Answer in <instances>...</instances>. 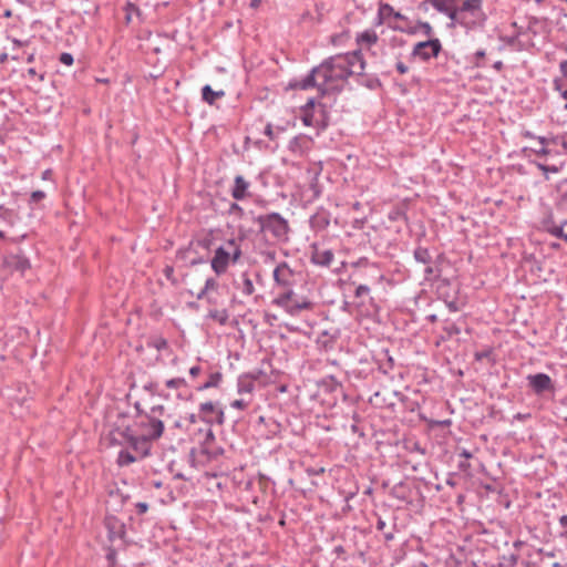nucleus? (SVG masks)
<instances>
[{
    "instance_id": "obj_1",
    "label": "nucleus",
    "mask_w": 567,
    "mask_h": 567,
    "mask_svg": "<svg viewBox=\"0 0 567 567\" xmlns=\"http://www.w3.org/2000/svg\"><path fill=\"white\" fill-rule=\"evenodd\" d=\"M332 76V81H344L353 74H362L365 62L360 51L338 54L326 59Z\"/></svg>"
},
{
    "instance_id": "obj_2",
    "label": "nucleus",
    "mask_w": 567,
    "mask_h": 567,
    "mask_svg": "<svg viewBox=\"0 0 567 567\" xmlns=\"http://www.w3.org/2000/svg\"><path fill=\"white\" fill-rule=\"evenodd\" d=\"M112 444L127 445L140 457L144 458L150 454L153 439L142 433H134L131 427L116 429L110 433Z\"/></svg>"
},
{
    "instance_id": "obj_3",
    "label": "nucleus",
    "mask_w": 567,
    "mask_h": 567,
    "mask_svg": "<svg viewBox=\"0 0 567 567\" xmlns=\"http://www.w3.org/2000/svg\"><path fill=\"white\" fill-rule=\"evenodd\" d=\"M272 305L284 309L292 317L298 316L303 310H311L315 306L313 302L306 297L296 298L292 286L284 287L282 292L274 298Z\"/></svg>"
},
{
    "instance_id": "obj_4",
    "label": "nucleus",
    "mask_w": 567,
    "mask_h": 567,
    "mask_svg": "<svg viewBox=\"0 0 567 567\" xmlns=\"http://www.w3.org/2000/svg\"><path fill=\"white\" fill-rule=\"evenodd\" d=\"M255 221L260 230L270 236L274 240L286 241L288 239V221L278 213H270L258 216Z\"/></svg>"
},
{
    "instance_id": "obj_5",
    "label": "nucleus",
    "mask_w": 567,
    "mask_h": 567,
    "mask_svg": "<svg viewBox=\"0 0 567 567\" xmlns=\"http://www.w3.org/2000/svg\"><path fill=\"white\" fill-rule=\"evenodd\" d=\"M240 256V247L234 239H230L226 243L225 246H220L215 250V256L210 262L212 269L216 272V275H221L226 272L229 261L233 260L236 262Z\"/></svg>"
},
{
    "instance_id": "obj_6",
    "label": "nucleus",
    "mask_w": 567,
    "mask_h": 567,
    "mask_svg": "<svg viewBox=\"0 0 567 567\" xmlns=\"http://www.w3.org/2000/svg\"><path fill=\"white\" fill-rule=\"evenodd\" d=\"M200 420L204 421L208 427L206 431V439L214 440V434L210 425L214 423H224V411L217 409L213 402H205L199 405Z\"/></svg>"
},
{
    "instance_id": "obj_7",
    "label": "nucleus",
    "mask_w": 567,
    "mask_h": 567,
    "mask_svg": "<svg viewBox=\"0 0 567 567\" xmlns=\"http://www.w3.org/2000/svg\"><path fill=\"white\" fill-rule=\"evenodd\" d=\"M136 426L138 427L140 433L153 439L154 441L159 439L164 431L163 421L155 417V415H150L147 413L140 415Z\"/></svg>"
},
{
    "instance_id": "obj_8",
    "label": "nucleus",
    "mask_w": 567,
    "mask_h": 567,
    "mask_svg": "<svg viewBox=\"0 0 567 567\" xmlns=\"http://www.w3.org/2000/svg\"><path fill=\"white\" fill-rule=\"evenodd\" d=\"M442 51V43L437 38L417 42L411 52V56L417 58L424 62L431 58H436Z\"/></svg>"
},
{
    "instance_id": "obj_9",
    "label": "nucleus",
    "mask_w": 567,
    "mask_h": 567,
    "mask_svg": "<svg viewBox=\"0 0 567 567\" xmlns=\"http://www.w3.org/2000/svg\"><path fill=\"white\" fill-rule=\"evenodd\" d=\"M310 73L313 76V80L319 84L316 85V89L321 96L334 87V82L332 81L329 65L326 60H323L318 66H315Z\"/></svg>"
},
{
    "instance_id": "obj_10",
    "label": "nucleus",
    "mask_w": 567,
    "mask_h": 567,
    "mask_svg": "<svg viewBox=\"0 0 567 567\" xmlns=\"http://www.w3.org/2000/svg\"><path fill=\"white\" fill-rule=\"evenodd\" d=\"M482 4L483 0H464L458 7L463 17H467L470 22H473V28L482 25L485 21Z\"/></svg>"
},
{
    "instance_id": "obj_11",
    "label": "nucleus",
    "mask_w": 567,
    "mask_h": 567,
    "mask_svg": "<svg viewBox=\"0 0 567 567\" xmlns=\"http://www.w3.org/2000/svg\"><path fill=\"white\" fill-rule=\"evenodd\" d=\"M528 386L537 394L554 390L551 378L546 373L529 374L526 378Z\"/></svg>"
},
{
    "instance_id": "obj_12",
    "label": "nucleus",
    "mask_w": 567,
    "mask_h": 567,
    "mask_svg": "<svg viewBox=\"0 0 567 567\" xmlns=\"http://www.w3.org/2000/svg\"><path fill=\"white\" fill-rule=\"evenodd\" d=\"M293 276V271L286 262H280L272 274L275 285L280 288L292 286Z\"/></svg>"
},
{
    "instance_id": "obj_13",
    "label": "nucleus",
    "mask_w": 567,
    "mask_h": 567,
    "mask_svg": "<svg viewBox=\"0 0 567 567\" xmlns=\"http://www.w3.org/2000/svg\"><path fill=\"white\" fill-rule=\"evenodd\" d=\"M334 259L331 249H322L318 245L311 246V261L318 266L329 267Z\"/></svg>"
},
{
    "instance_id": "obj_14",
    "label": "nucleus",
    "mask_w": 567,
    "mask_h": 567,
    "mask_svg": "<svg viewBox=\"0 0 567 567\" xmlns=\"http://www.w3.org/2000/svg\"><path fill=\"white\" fill-rule=\"evenodd\" d=\"M250 183L241 175H237L234 179V186L231 188V196L236 200H243L250 196L249 193Z\"/></svg>"
},
{
    "instance_id": "obj_15",
    "label": "nucleus",
    "mask_w": 567,
    "mask_h": 567,
    "mask_svg": "<svg viewBox=\"0 0 567 567\" xmlns=\"http://www.w3.org/2000/svg\"><path fill=\"white\" fill-rule=\"evenodd\" d=\"M4 264L8 268L19 271L21 275L31 267L29 259L22 255H10L4 259Z\"/></svg>"
},
{
    "instance_id": "obj_16",
    "label": "nucleus",
    "mask_w": 567,
    "mask_h": 567,
    "mask_svg": "<svg viewBox=\"0 0 567 567\" xmlns=\"http://www.w3.org/2000/svg\"><path fill=\"white\" fill-rule=\"evenodd\" d=\"M330 213L326 209L321 208L318 209L311 217H310V226L315 230H323L326 229L330 224Z\"/></svg>"
},
{
    "instance_id": "obj_17",
    "label": "nucleus",
    "mask_w": 567,
    "mask_h": 567,
    "mask_svg": "<svg viewBox=\"0 0 567 567\" xmlns=\"http://www.w3.org/2000/svg\"><path fill=\"white\" fill-rule=\"evenodd\" d=\"M441 13L446 14L453 23L463 25L467 29L473 28V22H470L467 17H463L458 7H450L446 6V11H441Z\"/></svg>"
},
{
    "instance_id": "obj_18",
    "label": "nucleus",
    "mask_w": 567,
    "mask_h": 567,
    "mask_svg": "<svg viewBox=\"0 0 567 567\" xmlns=\"http://www.w3.org/2000/svg\"><path fill=\"white\" fill-rule=\"evenodd\" d=\"M316 85H319L317 81L313 80V76L309 72L305 78L293 79L288 83L287 89L289 90H310L316 89Z\"/></svg>"
},
{
    "instance_id": "obj_19",
    "label": "nucleus",
    "mask_w": 567,
    "mask_h": 567,
    "mask_svg": "<svg viewBox=\"0 0 567 567\" xmlns=\"http://www.w3.org/2000/svg\"><path fill=\"white\" fill-rule=\"evenodd\" d=\"M546 230L554 237L561 238L567 241V220H564L560 224L547 223Z\"/></svg>"
},
{
    "instance_id": "obj_20",
    "label": "nucleus",
    "mask_w": 567,
    "mask_h": 567,
    "mask_svg": "<svg viewBox=\"0 0 567 567\" xmlns=\"http://www.w3.org/2000/svg\"><path fill=\"white\" fill-rule=\"evenodd\" d=\"M379 17L380 19H386L390 17H393L396 20L406 21L408 18L400 13L399 11H395L393 7L389 3H381L379 7Z\"/></svg>"
},
{
    "instance_id": "obj_21",
    "label": "nucleus",
    "mask_w": 567,
    "mask_h": 567,
    "mask_svg": "<svg viewBox=\"0 0 567 567\" xmlns=\"http://www.w3.org/2000/svg\"><path fill=\"white\" fill-rule=\"evenodd\" d=\"M224 95H225V92L223 90L214 91L210 85H205L202 89L203 100L210 105H213L217 99H220Z\"/></svg>"
},
{
    "instance_id": "obj_22",
    "label": "nucleus",
    "mask_w": 567,
    "mask_h": 567,
    "mask_svg": "<svg viewBox=\"0 0 567 567\" xmlns=\"http://www.w3.org/2000/svg\"><path fill=\"white\" fill-rule=\"evenodd\" d=\"M379 40V37L374 30H365L362 33L357 35V42L360 45H372L375 44Z\"/></svg>"
},
{
    "instance_id": "obj_23",
    "label": "nucleus",
    "mask_w": 567,
    "mask_h": 567,
    "mask_svg": "<svg viewBox=\"0 0 567 567\" xmlns=\"http://www.w3.org/2000/svg\"><path fill=\"white\" fill-rule=\"evenodd\" d=\"M137 460H141L135 453H131L127 450H121L117 455V465L118 466H127Z\"/></svg>"
},
{
    "instance_id": "obj_24",
    "label": "nucleus",
    "mask_w": 567,
    "mask_h": 567,
    "mask_svg": "<svg viewBox=\"0 0 567 567\" xmlns=\"http://www.w3.org/2000/svg\"><path fill=\"white\" fill-rule=\"evenodd\" d=\"M236 287L245 295L250 296L254 293L255 288L251 279L247 276V274L241 275V281L236 282Z\"/></svg>"
},
{
    "instance_id": "obj_25",
    "label": "nucleus",
    "mask_w": 567,
    "mask_h": 567,
    "mask_svg": "<svg viewBox=\"0 0 567 567\" xmlns=\"http://www.w3.org/2000/svg\"><path fill=\"white\" fill-rule=\"evenodd\" d=\"M124 11L126 13L125 14V23L126 24H130L132 22L133 14H135L137 18L142 17V12H141L140 8L131 1L126 2L125 7H124Z\"/></svg>"
},
{
    "instance_id": "obj_26",
    "label": "nucleus",
    "mask_w": 567,
    "mask_h": 567,
    "mask_svg": "<svg viewBox=\"0 0 567 567\" xmlns=\"http://www.w3.org/2000/svg\"><path fill=\"white\" fill-rule=\"evenodd\" d=\"M414 259L417 262H421V264H424V265H429L431 262V260H432V257H431L430 251H429L427 248L419 246L414 250Z\"/></svg>"
},
{
    "instance_id": "obj_27",
    "label": "nucleus",
    "mask_w": 567,
    "mask_h": 567,
    "mask_svg": "<svg viewBox=\"0 0 567 567\" xmlns=\"http://www.w3.org/2000/svg\"><path fill=\"white\" fill-rule=\"evenodd\" d=\"M218 287V282L214 278H207L205 281L204 288L197 293L196 298L198 300H202L207 297V293L210 290H216Z\"/></svg>"
},
{
    "instance_id": "obj_28",
    "label": "nucleus",
    "mask_w": 567,
    "mask_h": 567,
    "mask_svg": "<svg viewBox=\"0 0 567 567\" xmlns=\"http://www.w3.org/2000/svg\"><path fill=\"white\" fill-rule=\"evenodd\" d=\"M306 143L305 136H296L289 143V150L293 153H302L303 144Z\"/></svg>"
},
{
    "instance_id": "obj_29",
    "label": "nucleus",
    "mask_w": 567,
    "mask_h": 567,
    "mask_svg": "<svg viewBox=\"0 0 567 567\" xmlns=\"http://www.w3.org/2000/svg\"><path fill=\"white\" fill-rule=\"evenodd\" d=\"M208 317L218 321L220 324H226L228 321V312L226 310H210Z\"/></svg>"
},
{
    "instance_id": "obj_30",
    "label": "nucleus",
    "mask_w": 567,
    "mask_h": 567,
    "mask_svg": "<svg viewBox=\"0 0 567 567\" xmlns=\"http://www.w3.org/2000/svg\"><path fill=\"white\" fill-rule=\"evenodd\" d=\"M221 380V374L219 372L212 373L207 382L199 386V390H206L209 388H216Z\"/></svg>"
},
{
    "instance_id": "obj_31",
    "label": "nucleus",
    "mask_w": 567,
    "mask_h": 567,
    "mask_svg": "<svg viewBox=\"0 0 567 567\" xmlns=\"http://www.w3.org/2000/svg\"><path fill=\"white\" fill-rule=\"evenodd\" d=\"M535 164H536L537 168L543 172L545 179H549V176H548L549 173L556 174L559 172V167L555 166V165L548 166L543 163H535Z\"/></svg>"
},
{
    "instance_id": "obj_32",
    "label": "nucleus",
    "mask_w": 567,
    "mask_h": 567,
    "mask_svg": "<svg viewBox=\"0 0 567 567\" xmlns=\"http://www.w3.org/2000/svg\"><path fill=\"white\" fill-rule=\"evenodd\" d=\"M443 330L449 338L461 333V328L455 322H446Z\"/></svg>"
},
{
    "instance_id": "obj_33",
    "label": "nucleus",
    "mask_w": 567,
    "mask_h": 567,
    "mask_svg": "<svg viewBox=\"0 0 567 567\" xmlns=\"http://www.w3.org/2000/svg\"><path fill=\"white\" fill-rule=\"evenodd\" d=\"M417 28L423 32L425 37L429 39H432V35L434 34V30L432 25L426 21H419Z\"/></svg>"
},
{
    "instance_id": "obj_34",
    "label": "nucleus",
    "mask_w": 567,
    "mask_h": 567,
    "mask_svg": "<svg viewBox=\"0 0 567 567\" xmlns=\"http://www.w3.org/2000/svg\"><path fill=\"white\" fill-rule=\"evenodd\" d=\"M303 115H302V122L306 126H312L318 123V121L315 118V114L312 112L307 111V109H302Z\"/></svg>"
},
{
    "instance_id": "obj_35",
    "label": "nucleus",
    "mask_w": 567,
    "mask_h": 567,
    "mask_svg": "<svg viewBox=\"0 0 567 567\" xmlns=\"http://www.w3.org/2000/svg\"><path fill=\"white\" fill-rule=\"evenodd\" d=\"M166 386L168 389H178L182 386H186V381L183 378H174L166 381Z\"/></svg>"
},
{
    "instance_id": "obj_36",
    "label": "nucleus",
    "mask_w": 567,
    "mask_h": 567,
    "mask_svg": "<svg viewBox=\"0 0 567 567\" xmlns=\"http://www.w3.org/2000/svg\"><path fill=\"white\" fill-rule=\"evenodd\" d=\"M439 12L446 11L447 0H426Z\"/></svg>"
},
{
    "instance_id": "obj_37",
    "label": "nucleus",
    "mask_w": 567,
    "mask_h": 567,
    "mask_svg": "<svg viewBox=\"0 0 567 567\" xmlns=\"http://www.w3.org/2000/svg\"><path fill=\"white\" fill-rule=\"evenodd\" d=\"M558 522L561 527L560 537L567 540V515L560 516Z\"/></svg>"
},
{
    "instance_id": "obj_38",
    "label": "nucleus",
    "mask_w": 567,
    "mask_h": 567,
    "mask_svg": "<svg viewBox=\"0 0 567 567\" xmlns=\"http://www.w3.org/2000/svg\"><path fill=\"white\" fill-rule=\"evenodd\" d=\"M152 347H154L156 350L161 351L168 347L167 340L164 338H157L152 342Z\"/></svg>"
},
{
    "instance_id": "obj_39",
    "label": "nucleus",
    "mask_w": 567,
    "mask_h": 567,
    "mask_svg": "<svg viewBox=\"0 0 567 567\" xmlns=\"http://www.w3.org/2000/svg\"><path fill=\"white\" fill-rule=\"evenodd\" d=\"M59 61L68 66L72 65L74 62L73 55L68 52L61 53Z\"/></svg>"
},
{
    "instance_id": "obj_40",
    "label": "nucleus",
    "mask_w": 567,
    "mask_h": 567,
    "mask_svg": "<svg viewBox=\"0 0 567 567\" xmlns=\"http://www.w3.org/2000/svg\"><path fill=\"white\" fill-rule=\"evenodd\" d=\"M369 292H370V288L367 285H359L355 289L354 295L357 298H361L363 296L369 295Z\"/></svg>"
},
{
    "instance_id": "obj_41",
    "label": "nucleus",
    "mask_w": 567,
    "mask_h": 567,
    "mask_svg": "<svg viewBox=\"0 0 567 567\" xmlns=\"http://www.w3.org/2000/svg\"><path fill=\"white\" fill-rule=\"evenodd\" d=\"M165 412V406L162 405V404H158V405H154L151 411H150V415H155V417H158L162 416Z\"/></svg>"
},
{
    "instance_id": "obj_42",
    "label": "nucleus",
    "mask_w": 567,
    "mask_h": 567,
    "mask_svg": "<svg viewBox=\"0 0 567 567\" xmlns=\"http://www.w3.org/2000/svg\"><path fill=\"white\" fill-rule=\"evenodd\" d=\"M252 388H254V384L251 382L239 381V383H238V392L239 393L251 392Z\"/></svg>"
},
{
    "instance_id": "obj_43",
    "label": "nucleus",
    "mask_w": 567,
    "mask_h": 567,
    "mask_svg": "<svg viewBox=\"0 0 567 567\" xmlns=\"http://www.w3.org/2000/svg\"><path fill=\"white\" fill-rule=\"evenodd\" d=\"M45 197V193L42 190H34L31 194L30 202L31 203H38L42 200Z\"/></svg>"
},
{
    "instance_id": "obj_44",
    "label": "nucleus",
    "mask_w": 567,
    "mask_h": 567,
    "mask_svg": "<svg viewBox=\"0 0 567 567\" xmlns=\"http://www.w3.org/2000/svg\"><path fill=\"white\" fill-rule=\"evenodd\" d=\"M385 357H386V363H383L381 367L383 368V371L386 373L388 370H391L394 365V361L392 359V357H390L388 354V351H385Z\"/></svg>"
},
{
    "instance_id": "obj_45",
    "label": "nucleus",
    "mask_w": 567,
    "mask_h": 567,
    "mask_svg": "<svg viewBox=\"0 0 567 567\" xmlns=\"http://www.w3.org/2000/svg\"><path fill=\"white\" fill-rule=\"evenodd\" d=\"M163 272L168 280H171L172 282L176 281L174 278V268L172 266H166Z\"/></svg>"
},
{
    "instance_id": "obj_46",
    "label": "nucleus",
    "mask_w": 567,
    "mask_h": 567,
    "mask_svg": "<svg viewBox=\"0 0 567 567\" xmlns=\"http://www.w3.org/2000/svg\"><path fill=\"white\" fill-rule=\"evenodd\" d=\"M230 405L235 409L244 410L248 406V402L240 399V400L233 401Z\"/></svg>"
},
{
    "instance_id": "obj_47",
    "label": "nucleus",
    "mask_w": 567,
    "mask_h": 567,
    "mask_svg": "<svg viewBox=\"0 0 567 567\" xmlns=\"http://www.w3.org/2000/svg\"><path fill=\"white\" fill-rule=\"evenodd\" d=\"M148 511V504L145 502H140L136 504V512L137 514L142 515L145 514Z\"/></svg>"
},
{
    "instance_id": "obj_48",
    "label": "nucleus",
    "mask_w": 567,
    "mask_h": 567,
    "mask_svg": "<svg viewBox=\"0 0 567 567\" xmlns=\"http://www.w3.org/2000/svg\"><path fill=\"white\" fill-rule=\"evenodd\" d=\"M229 213H236L239 216H241L244 214V209L237 203H231L229 207Z\"/></svg>"
},
{
    "instance_id": "obj_49",
    "label": "nucleus",
    "mask_w": 567,
    "mask_h": 567,
    "mask_svg": "<svg viewBox=\"0 0 567 567\" xmlns=\"http://www.w3.org/2000/svg\"><path fill=\"white\" fill-rule=\"evenodd\" d=\"M424 274H425V278H426V279H431V278H432V276H437V275H436V270H435L433 267H431V266H427V267L425 268Z\"/></svg>"
},
{
    "instance_id": "obj_50",
    "label": "nucleus",
    "mask_w": 567,
    "mask_h": 567,
    "mask_svg": "<svg viewBox=\"0 0 567 567\" xmlns=\"http://www.w3.org/2000/svg\"><path fill=\"white\" fill-rule=\"evenodd\" d=\"M395 68L398 72L401 74H405L409 70L408 66L401 61L396 62Z\"/></svg>"
},
{
    "instance_id": "obj_51",
    "label": "nucleus",
    "mask_w": 567,
    "mask_h": 567,
    "mask_svg": "<svg viewBox=\"0 0 567 567\" xmlns=\"http://www.w3.org/2000/svg\"><path fill=\"white\" fill-rule=\"evenodd\" d=\"M199 419H200V413L198 415L190 413L186 417V420L188 421L189 424H195Z\"/></svg>"
},
{
    "instance_id": "obj_52",
    "label": "nucleus",
    "mask_w": 567,
    "mask_h": 567,
    "mask_svg": "<svg viewBox=\"0 0 567 567\" xmlns=\"http://www.w3.org/2000/svg\"><path fill=\"white\" fill-rule=\"evenodd\" d=\"M202 369L199 365H194L189 369V374L193 377V378H196L197 375H199Z\"/></svg>"
},
{
    "instance_id": "obj_53",
    "label": "nucleus",
    "mask_w": 567,
    "mask_h": 567,
    "mask_svg": "<svg viewBox=\"0 0 567 567\" xmlns=\"http://www.w3.org/2000/svg\"><path fill=\"white\" fill-rule=\"evenodd\" d=\"M265 135L268 136L270 140H274V131H272V125L271 124H267L266 127H265Z\"/></svg>"
},
{
    "instance_id": "obj_54",
    "label": "nucleus",
    "mask_w": 567,
    "mask_h": 567,
    "mask_svg": "<svg viewBox=\"0 0 567 567\" xmlns=\"http://www.w3.org/2000/svg\"><path fill=\"white\" fill-rule=\"evenodd\" d=\"M559 70L561 74L567 78V60L560 62Z\"/></svg>"
},
{
    "instance_id": "obj_55",
    "label": "nucleus",
    "mask_w": 567,
    "mask_h": 567,
    "mask_svg": "<svg viewBox=\"0 0 567 567\" xmlns=\"http://www.w3.org/2000/svg\"><path fill=\"white\" fill-rule=\"evenodd\" d=\"M315 99H309L306 105L302 109H307V111L312 112L315 107Z\"/></svg>"
},
{
    "instance_id": "obj_56",
    "label": "nucleus",
    "mask_w": 567,
    "mask_h": 567,
    "mask_svg": "<svg viewBox=\"0 0 567 567\" xmlns=\"http://www.w3.org/2000/svg\"><path fill=\"white\" fill-rule=\"evenodd\" d=\"M535 153L538 155V156H545V155H548L549 154V150L546 148L545 146H543L542 148L539 150H536Z\"/></svg>"
},
{
    "instance_id": "obj_57",
    "label": "nucleus",
    "mask_w": 567,
    "mask_h": 567,
    "mask_svg": "<svg viewBox=\"0 0 567 567\" xmlns=\"http://www.w3.org/2000/svg\"><path fill=\"white\" fill-rule=\"evenodd\" d=\"M389 27L395 31H400V32H406V30L401 27V25H398V24H389Z\"/></svg>"
},
{
    "instance_id": "obj_58",
    "label": "nucleus",
    "mask_w": 567,
    "mask_h": 567,
    "mask_svg": "<svg viewBox=\"0 0 567 567\" xmlns=\"http://www.w3.org/2000/svg\"><path fill=\"white\" fill-rule=\"evenodd\" d=\"M447 307L451 311H454L456 312L458 310L457 306H456V302L455 301H451L447 303Z\"/></svg>"
},
{
    "instance_id": "obj_59",
    "label": "nucleus",
    "mask_w": 567,
    "mask_h": 567,
    "mask_svg": "<svg viewBox=\"0 0 567 567\" xmlns=\"http://www.w3.org/2000/svg\"><path fill=\"white\" fill-rule=\"evenodd\" d=\"M460 456L464 457V458H471L472 457V453L468 452L467 450H463L461 453H460Z\"/></svg>"
},
{
    "instance_id": "obj_60",
    "label": "nucleus",
    "mask_w": 567,
    "mask_h": 567,
    "mask_svg": "<svg viewBox=\"0 0 567 567\" xmlns=\"http://www.w3.org/2000/svg\"><path fill=\"white\" fill-rule=\"evenodd\" d=\"M377 528L379 530H383L385 528V522L382 520V519H379L378 523H377Z\"/></svg>"
},
{
    "instance_id": "obj_61",
    "label": "nucleus",
    "mask_w": 567,
    "mask_h": 567,
    "mask_svg": "<svg viewBox=\"0 0 567 567\" xmlns=\"http://www.w3.org/2000/svg\"><path fill=\"white\" fill-rule=\"evenodd\" d=\"M537 141L543 145L545 146L547 143H548V140L544 136H538L537 137Z\"/></svg>"
},
{
    "instance_id": "obj_62",
    "label": "nucleus",
    "mask_w": 567,
    "mask_h": 567,
    "mask_svg": "<svg viewBox=\"0 0 567 567\" xmlns=\"http://www.w3.org/2000/svg\"><path fill=\"white\" fill-rule=\"evenodd\" d=\"M8 60V54L6 52L0 53V64L4 63Z\"/></svg>"
},
{
    "instance_id": "obj_63",
    "label": "nucleus",
    "mask_w": 567,
    "mask_h": 567,
    "mask_svg": "<svg viewBox=\"0 0 567 567\" xmlns=\"http://www.w3.org/2000/svg\"><path fill=\"white\" fill-rule=\"evenodd\" d=\"M334 553H336V554H338V555H341V554H343V553H344V549H343V547L340 545V546H337V547L334 548Z\"/></svg>"
},
{
    "instance_id": "obj_64",
    "label": "nucleus",
    "mask_w": 567,
    "mask_h": 567,
    "mask_svg": "<svg viewBox=\"0 0 567 567\" xmlns=\"http://www.w3.org/2000/svg\"><path fill=\"white\" fill-rule=\"evenodd\" d=\"M261 0H251L250 2V7L251 8H258L259 4H260Z\"/></svg>"
}]
</instances>
